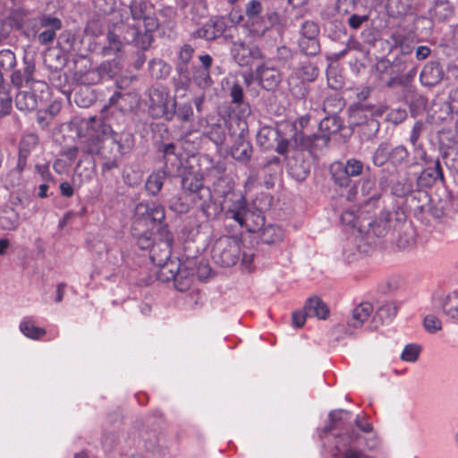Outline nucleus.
<instances>
[{
	"mask_svg": "<svg viewBox=\"0 0 458 458\" xmlns=\"http://www.w3.org/2000/svg\"><path fill=\"white\" fill-rule=\"evenodd\" d=\"M231 53L235 62L241 66L250 65L252 61L262 58V52L257 46H248L242 41L232 43Z\"/></svg>",
	"mask_w": 458,
	"mask_h": 458,
	"instance_id": "obj_14",
	"label": "nucleus"
},
{
	"mask_svg": "<svg viewBox=\"0 0 458 458\" xmlns=\"http://www.w3.org/2000/svg\"><path fill=\"white\" fill-rule=\"evenodd\" d=\"M454 8L447 0H437L429 9L428 14L433 21H446L454 14Z\"/></svg>",
	"mask_w": 458,
	"mask_h": 458,
	"instance_id": "obj_25",
	"label": "nucleus"
},
{
	"mask_svg": "<svg viewBox=\"0 0 458 458\" xmlns=\"http://www.w3.org/2000/svg\"><path fill=\"white\" fill-rule=\"evenodd\" d=\"M443 72L437 63H429L426 64L420 75L421 83L428 87L437 84L442 80Z\"/></svg>",
	"mask_w": 458,
	"mask_h": 458,
	"instance_id": "obj_26",
	"label": "nucleus"
},
{
	"mask_svg": "<svg viewBox=\"0 0 458 458\" xmlns=\"http://www.w3.org/2000/svg\"><path fill=\"white\" fill-rule=\"evenodd\" d=\"M21 332L28 338L32 340L42 339L47 332L44 328L37 327L34 319L31 317H25L20 323Z\"/></svg>",
	"mask_w": 458,
	"mask_h": 458,
	"instance_id": "obj_29",
	"label": "nucleus"
},
{
	"mask_svg": "<svg viewBox=\"0 0 458 458\" xmlns=\"http://www.w3.org/2000/svg\"><path fill=\"white\" fill-rule=\"evenodd\" d=\"M413 146V165H420L421 163L428 165L431 161L424 149L422 144H416Z\"/></svg>",
	"mask_w": 458,
	"mask_h": 458,
	"instance_id": "obj_50",
	"label": "nucleus"
},
{
	"mask_svg": "<svg viewBox=\"0 0 458 458\" xmlns=\"http://www.w3.org/2000/svg\"><path fill=\"white\" fill-rule=\"evenodd\" d=\"M318 73V70L311 64H305L301 69L300 77L302 81H312Z\"/></svg>",
	"mask_w": 458,
	"mask_h": 458,
	"instance_id": "obj_51",
	"label": "nucleus"
},
{
	"mask_svg": "<svg viewBox=\"0 0 458 458\" xmlns=\"http://www.w3.org/2000/svg\"><path fill=\"white\" fill-rule=\"evenodd\" d=\"M364 165L361 161L355 158H350L346 161L344 166H343L342 164L332 165L331 171L335 183L344 187L350 184V177L361 174Z\"/></svg>",
	"mask_w": 458,
	"mask_h": 458,
	"instance_id": "obj_11",
	"label": "nucleus"
},
{
	"mask_svg": "<svg viewBox=\"0 0 458 458\" xmlns=\"http://www.w3.org/2000/svg\"><path fill=\"white\" fill-rule=\"evenodd\" d=\"M53 118L51 117V114L46 112L45 110H39L37 113V122L42 129H46L50 124Z\"/></svg>",
	"mask_w": 458,
	"mask_h": 458,
	"instance_id": "obj_62",
	"label": "nucleus"
},
{
	"mask_svg": "<svg viewBox=\"0 0 458 458\" xmlns=\"http://www.w3.org/2000/svg\"><path fill=\"white\" fill-rule=\"evenodd\" d=\"M377 202V199L373 196L363 204L358 212L354 210L344 211L341 216L342 223L352 228H357L360 233H362L366 229L367 215L372 208L376 207Z\"/></svg>",
	"mask_w": 458,
	"mask_h": 458,
	"instance_id": "obj_12",
	"label": "nucleus"
},
{
	"mask_svg": "<svg viewBox=\"0 0 458 458\" xmlns=\"http://www.w3.org/2000/svg\"><path fill=\"white\" fill-rule=\"evenodd\" d=\"M263 12V6L261 2L259 0H251L245 5V14L247 17V21L255 20L259 17H261V13Z\"/></svg>",
	"mask_w": 458,
	"mask_h": 458,
	"instance_id": "obj_46",
	"label": "nucleus"
},
{
	"mask_svg": "<svg viewBox=\"0 0 458 458\" xmlns=\"http://www.w3.org/2000/svg\"><path fill=\"white\" fill-rule=\"evenodd\" d=\"M171 67L162 60H152L149 63V72L152 77L160 79L168 76Z\"/></svg>",
	"mask_w": 458,
	"mask_h": 458,
	"instance_id": "obj_38",
	"label": "nucleus"
},
{
	"mask_svg": "<svg viewBox=\"0 0 458 458\" xmlns=\"http://www.w3.org/2000/svg\"><path fill=\"white\" fill-rule=\"evenodd\" d=\"M432 308L435 310H442L451 319L458 320V292H452L445 296H434Z\"/></svg>",
	"mask_w": 458,
	"mask_h": 458,
	"instance_id": "obj_16",
	"label": "nucleus"
},
{
	"mask_svg": "<svg viewBox=\"0 0 458 458\" xmlns=\"http://www.w3.org/2000/svg\"><path fill=\"white\" fill-rule=\"evenodd\" d=\"M148 109L153 117H164L167 121H172L175 114V100L170 99L165 88H153L149 92Z\"/></svg>",
	"mask_w": 458,
	"mask_h": 458,
	"instance_id": "obj_8",
	"label": "nucleus"
},
{
	"mask_svg": "<svg viewBox=\"0 0 458 458\" xmlns=\"http://www.w3.org/2000/svg\"><path fill=\"white\" fill-rule=\"evenodd\" d=\"M81 161H79L75 172H74V181L75 177H79L80 183L89 182L92 179L93 174V169L92 168H85L82 171L81 170Z\"/></svg>",
	"mask_w": 458,
	"mask_h": 458,
	"instance_id": "obj_56",
	"label": "nucleus"
},
{
	"mask_svg": "<svg viewBox=\"0 0 458 458\" xmlns=\"http://www.w3.org/2000/svg\"><path fill=\"white\" fill-rule=\"evenodd\" d=\"M166 176L168 175L161 170L151 174L146 182L148 192L153 196L157 195L163 187Z\"/></svg>",
	"mask_w": 458,
	"mask_h": 458,
	"instance_id": "obj_33",
	"label": "nucleus"
},
{
	"mask_svg": "<svg viewBox=\"0 0 458 458\" xmlns=\"http://www.w3.org/2000/svg\"><path fill=\"white\" fill-rule=\"evenodd\" d=\"M165 162L164 170L168 176H177L182 168L183 158L180 155L177 146L174 143L165 144L162 149Z\"/></svg>",
	"mask_w": 458,
	"mask_h": 458,
	"instance_id": "obj_15",
	"label": "nucleus"
},
{
	"mask_svg": "<svg viewBox=\"0 0 458 458\" xmlns=\"http://www.w3.org/2000/svg\"><path fill=\"white\" fill-rule=\"evenodd\" d=\"M10 19L12 21V25L21 29L29 26L32 18L30 13L26 12L23 9H17L11 13Z\"/></svg>",
	"mask_w": 458,
	"mask_h": 458,
	"instance_id": "obj_37",
	"label": "nucleus"
},
{
	"mask_svg": "<svg viewBox=\"0 0 458 458\" xmlns=\"http://www.w3.org/2000/svg\"><path fill=\"white\" fill-rule=\"evenodd\" d=\"M242 254V266L244 270L251 272L254 269L253 259L254 252L251 249L244 250L241 251Z\"/></svg>",
	"mask_w": 458,
	"mask_h": 458,
	"instance_id": "obj_53",
	"label": "nucleus"
},
{
	"mask_svg": "<svg viewBox=\"0 0 458 458\" xmlns=\"http://www.w3.org/2000/svg\"><path fill=\"white\" fill-rule=\"evenodd\" d=\"M12 110V96L10 86L4 82L3 75H0V114L6 115Z\"/></svg>",
	"mask_w": 458,
	"mask_h": 458,
	"instance_id": "obj_32",
	"label": "nucleus"
},
{
	"mask_svg": "<svg viewBox=\"0 0 458 458\" xmlns=\"http://www.w3.org/2000/svg\"><path fill=\"white\" fill-rule=\"evenodd\" d=\"M19 216L13 209L4 210L0 214V227L12 231L18 227Z\"/></svg>",
	"mask_w": 458,
	"mask_h": 458,
	"instance_id": "obj_35",
	"label": "nucleus"
},
{
	"mask_svg": "<svg viewBox=\"0 0 458 458\" xmlns=\"http://www.w3.org/2000/svg\"><path fill=\"white\" fill-rule=\"evenodd\" d=\"M41 98L42 97H37L32 91H20L16 95L15 105L21 111H32L38 107Z\"/></svg>",
	"mask_w": 458,
	"mask_h": 458,
	"instance_id": "obj_28",
	"label": "nucleus"
},
{
	"mask_svg": "<svg viewBox=\"0 0 458 458\" xmlns=\"http://www.w3.org/2000/svg\"><path fill=\"white\" fill-rule=\"evenodd\" d=\"M373 310L374 309L370 302H361L352 310V315L348 319V326L354 328L361 327L365 323H369V326L373 317Z\"/></svg>",
	"mask_w": 458,
	"mask_h": 458,
	"instance_id": "obj_18",
	"label": "nucleus"
},
{
	"mask_svg": "<svg viewBox=\"0 0 458 458\" xmlns=\"http://www.w3.org/2000/svg\"><path fill=\"white\" fill-rule=\"evenodd\" d=\"M94 13L98 16L113 13L116 6V0H92Z\"/></svg>",
	"mask_w": 458,
	"mask_h": 458,
	"instance_id": "obj_36",
	"label": "nucleus"
},
{
	"mask_svg": "<svg viewBox=\"0 0 458 458\" xmlns=\"http://www.w3.org/2000/svg\"><path fill=\"white\" fill-rule=\"evenodd\" d=\"M208 138L217 146L222 145L226 138L225 126L221 123H214L207 131Z\"/></svg>",
	"mask_w": 458,
	"mask_h": 458,
	"instance_id": "obj_40",
	"label": "nucleus"
},
{
	"mask_svg": "<svg viewBox=\"0 0 458 458\" xmlns=\"http://www.w3.org/2000/svg\"><path fill=\"white\" fill-rule=\"evenodd\" d=\"M410 153L403 146H397L391 149L390 162L394 166L403 165L408 162Z\"/></svg>",
	"mask_w": 458,
	"mask_h": 458,
	"instance_id": "obj_42",
	"label": "nucleus"
},
{
	"mask_svg": "<svg viewBox=\"0 0 458 458\" xmlns=\"http://www.w3.org/2000/svg\"><path fill=\"white\" fill-rule=\"evenodd\" d=\"M177 119L181 122L189 123L194 116L193 108L191 103L181 104L178 106H175V114Z\"/></svg>",
	"mask_w": 458,
	"mask_h": 458,
	"instance_id": "obj_44",
	"label": "nucleus"
},
{
	"mask_svg": "<svg viewBox=\"0 0 458 458\" xmlns=\"http://www.w3.org/2000/svg\"><path fill=\"white\" fill-rule=\"evenodd\" d=\"M199 59L201 63L199 67L194 68L193 81L201 89H207L211 86L209 69L212 65L213 59L209 55H199Z\"/></svg>",
	"mask_w": 458,
	"mask_h": 458,
	"instance_id": "obj_17",
	"label": "nucleus"
},
{
	"mask_svg": "<svg viewBox=\"0 0 458 458\" xmlns=\"http://www.w3.org/2000/svg\"><path fill=\"white\" fill-rule=\"evenodd\" d=\"M193 52L194 49L191 46L184 45L179 52V60L183 64H187L191 61Z\"/></svg>",
	"mask_w": 458,
	"mask_h": 458,
	"instance_id": "obj_63",
	"label": "nucleus"
},
{
	"mask_svg": "<svg viewBox=\"0 0 458 458\" xmlns=\"http://www.w3.org/2000/svg\"><path fill=\"white\" fill-rule=\"evenodd\" d=\"M299 46L301 51L308 55H315L320 50L318 39L300 38Z\"/></svg>",
	"mask_w": 458,
	"mask_h": 458,
	"instance_id": "obj_45",
	"label": "nucleus"
},
{
	"mask_svg": "<svg viewBox=\"0 0 458 458\" xmlns=\"http://www.w3.org/2000/svg\"><path fill=\"white\" fill-rule=\"evenodd\" d=\"M83 152L107 159L103 170L117 168L119 160L134 146V136L128 131L115 132L102 118L91 116L74 122Z\"/></svg>",
	"mask_w": 458,
	"mask_h": 458,
	"instance_id": "obj_1",
	"label": "nucleus"
},
{
	"mask_svg": "<svg viewBox=\"0 0 458 458\" xmlns=\"http://www.w3.org/2000/svg\"><path fill=\"white\" fill-rule=\"evenodd\" d=\"M157 235V242H156L154 238L153 244L149 246V248H151L150 259L156 266L164 264V262L171 259L172 245L174 242L173 235L166 227H160L159 234Z\"/></svg>",
	"mask_w": 458,
	"mask_h": 458,
	"instance_id": "obj_10",
	"label": "nucleus"
},
{
	"mask_svg": "<svg viewBox=\"0 0 458 458\" xmlns=\"http://www.w3.org/2000/svg\"><path fill=\"white\" fill-rule=\"evenodd\" d=\"M120 61L113 60L102 63L97 70L88 72L90 83H97L105 77L113 78L121 69Z\"/></svg>",
	"mask_w": 458,
	"mask_h": 458,
	"instance_id": "obj_20",
	"label": "nucleus"
},
{
	"mask_svg": "<svg viewBox=\"0 0 458 458\" xmlns=\"http://www.w3.org/2000/svg\"><path fill=\"white\" fill-rule=\"evenodd\" d=\"M423 325L425 329L431 334L436 333L442 328L441 320L433 314H428L425 316Z\"/></svg>",
	"mask_w": 458,
	"mask_h": 458,
	"instance_id": "obj_49",
	"label": "nucleus"
},
{
	"mask_svg": "<svg viewBox=\"0 0 458 458\" xmlns=\"http://www.w3.org/2000/svg\"><path fill=\"white\" fill-rule=\"evenodd\" d=\"M376 207L367 215L366 228L377 237H385L388 233L399 230L406 222L404 209L395 205L390 208H380L379 198H376Z\"/></svg>",
	"mask_w": 458,
	"mask_h": 458,
	"instance_id": "obj_4",
	"label": "nucleus"
},
{
	"mask_svg": "<svg viewBox=\"0 0 458 458\" xmlns=\"http://www.w3.org/2000/svg\"><path fill=\"white\" fill-rule=\"evenodd\" d=\"M368 20V15L352 14L348 19V24L352 29L358 30L360 28L362 23L367 21Z\"/></svg>",
	"mask_w": 458,
	"mask_h": 458,
	"instance_id": "obj_61",
	"label": "nucleus"
},
{
	"mask_svg": "<svg viewBox=\"0 0 458 458\" xmlns=\"http://www.w3.org/2000/svg\"><path fill=\"white\" fill-rule=\"evenodd\" d=\"M304 309L306 315L309 317H316L319 319H326L329 313L328 308L318 297L308 299Z\"/></svg>",
	"mask_w": 458,
	"mask_h": 458,
	"instance_id": "obj_30",
	"label": "nucleus"
},
{
	"mask_svg": "<svg viewBox=\"0 0 458 458\" xmlns=\"http://www.w3.org/2000/svg\"><path fill=\"white\" fill-rule=\"evenodd\" d=\"M38 136L34 133L24 135L20 141L18 166L22 170L32 149L38 145Z\"/></svg>",
	"mask_w": 458,
	"mask_h": 458,
	"instance_id": "obj_27",
	"label": "nucleus"
},
{
	"mask_svg": "<svg viewBox=\"0 0 458 458\" xmlns=\"http://www.w3.org/2000/svg\"><path fill=\"white\" fill-rule=\"evenodd\" d=\"M350 412L346 411H332L329 413V419L331 420V425L326 427L325 431L330 432L339 427L338 421L344 419V416H349Z\"/></svg>",
	"mask_w": 458,
	"mask_h": 458,
	"instance_id": "obj_54",
	"label": "nucleus"
},
{
	"mask_svg": "<svg viewBox=\"0 0 458 458\" xmlns=\"http://www.w3.org/2000/svg\"><path fill=\"white\" fill-rule=\"evenodd\" d=\"M396 313L397 307L394 303L390 301L383 302L372 317L369 328L377 329L384 323L392 320V318L395 317Z\"/></svg>",
	"mask_w": 458,
	"mask_h": 458,
	"instance_id": "obj_22",
	"label": "nucleus"
},
{
	"mask_svg": "<svg viewBox=\"0 0 458 458\" xmlns=\"http://www.w3.org/2000/svg\"><path fill=\"white\" fill-rule=\"evenodd\" d=\"M449 109L458 115V88L451 90L449 94Z\"/></svg>",
	"mask_w": 458,
	"mask_h": 458,
	"instance_id": "obj_64",
	"label": "nucleus"
},
{
	"mask_svg": "<svg viewBox=\"0 0 458 458\" xmlns=\"http://www.w3.org/2000/svg\"><path fill=\"white\" fill-rule=\"evenodd\" d=\"M318 26L313 21H305L301 29V38L318 39Z\"/></svg>",
	"mask_w": 458,
	"mask_h": 458,
	"instance_id": "obj_47",
	"label": "nucleus"
},
{
	"mask_svg": "<svg viewBox=\"0 0 458 458\" xmlns=\"http://www.w3.org/2000/svg\"><path fill=\"white\" fill-rule=\"evenodd\" d=\"M210 22L214 26L215 31L217 36H221L223 33L226 32L227 21L225 17H215L210 20Z\"/></svg>",
	"mask_w": 458,
	"mask_h": 458,
	"instance_id": "obj_59",
	"label": "nucleus"
},
{
	"mask_svg": "<svg viewBox=\"0 0 458 458\" xmlns=\"http://www.w3.org/2000/svg\"><path fill=\"white\" fill-rule=\"evenodd\" d=\"M197 37L205 38L207 40H212L218 38L217 34L215 31L214 26L209 21L199 29L196 32Z\"/></svg>",
	"mask_w": 458,
	"mask_h": 458,
	"instance_id": "obj_52",
	"label": "nucleus"
},
{
	"mask_svg": "<svg viewBox=\"0 0 458 458\" xmlns=\"http://www.w3.org/2000/svg\"><path fill=\"white\" fill-rule=\"evenodd\" d=\"M182 6L185 15L193 22L198 23L201 18L208 15L206 0H182Z\"/></svg>",
	"mask_w": 458,
	"mask_h": 458,
	"instance_id": "obj_24",
	"label": "nucleus"
},
{
	"mask_svg": "<svg viewBox=\"0 0 458 458\" xmlns=\"http://www.w3.org/2000/svg\"><path fill=\"white\" fill-rule=\"evenodd\" d=\"M118 256H120L121 259L123 262H127L126 256L124 255L123 251L121 250L120 249L114 247L106 249V259L108 262H110L111 264L115 265L118 263Z\"/></svg>",
	"mask_w": 458,
	"mask_h": 458,
	"instance_id": "obj_55",
	"label": "nucleus"
},
{
	"mask_svg": "<svg viewBox=\"0 0 458 458\" xmlns=\"http://www.w3.org/2000/svg\"><path fill=\"white\" fill-rule=\"evenodd\" d=\"M157 278L163 282L174 280L176 289L183 292L190 287L191 279L186 276V272L181 269L180 260L168 259L164 264H159Z\"/></svg>",
	"mask_w": 458,
	"mask_h": 458,
	"instance_id": "obj_9",
	"label": "nucleus"
},
{
	"mask_svg": "<svg viewBox=\"0 0 458 458\" xmlns=\"http://www.w3.org/2000/svg\"><path fill=\"white\" fill-rule=\"evenodd\" d=\"M256 77L259 80V84L267 90H271L276 88L280 81L278 71L265 64L258 67L256 71Z\"/></svg>",
	"mask_w": 458,
	"mask_h": 458,
	"instance_id": "obj_23",
	"label": "nucleus"
},
{
	"mask_svg": "<svg viewBox=\"0 0 458 458\" xmlns=\"http://www.w3.org/2000/svg\"><path fill=\"white\" fill-rule=\"evenodd\" d=\"M318 126L319 130L327 135L338 131L341 127L339 120L335 116L324 118Z\"/></svg>",
	"mask_w": 458,
	"mask_h": 458,
	"instance_id": "obj_43",
	"label": "nucleus"
},
{
	"mask_svg": "<svg viewBox=\"0 0 458 458\" xmlns=\"http://www.w3.org/2000/svg\"><path fill=\"white\" fill-rule=\"evenodd\" d=\"M247 216L248 208L245 198L242 196H237L234 199H232L230 206L225 210V217L233 219L241 226H243L245 225Z\"/></svg>",
	"mask_w": 458,
	"mask_h": 458,
	"instance_id": "obj_19",
	"label": "nucleus"
},
{
	"mask_svg": "<svg viewBox=\"0 0 458 458\" xmlns=\"http://www.w3.org/2000/svg\"><path fill=\"white\" fill-rule=\"evenodd\" d=\"M246 27L250 33L255 37H262L269 30V22H266L265 17L246 21Z\"/></svg>",
	"mask_w": 458,
	"mask_h": 458,
	"instance_id": "obj_34",
	"label": "nucleus"
},
{
	"mask_svg": "<svg viewBox=\"0 0 458 458\" xmlns=\"http://www.w3.org/2000/svg\"><path fill=\"white\" fill-rule=\"evenodd\" d=\"M407 116V113L404 109L397 108L392 109L388 114V120L397 124L402 123Z\"/></svg>",
	"mask_w": 458,
	"mask_h": 458,
	"instance_id": "obj_58",
	"label": "nucleus"
},
{
	"mask_svg": "<svg viewBox=\"0 0 458 458\" xmlns=\"http://www.w3.org/2000/svg\"><path fill=\"white\" fill-rule=\"evenodd\" d=\"M35 72V65L32 63L25 61L22 70H16L11 75V81L13 86L21 88L23 84L30 87V89L35 88L40 90L41 93L47 89V83L41 81H35L33 74Z\"/></svg>",
	"mask_w": 458,
	"mask_h": 458,
	"instance_id": "obj_13",
	"label": "nucleus"
},
{
	"mask_svg": "<svg viewBox=\"0 0 458 458\" xmlns=\"http://www.w3.org/2000/svg\"><path fill=\"white\" fill-rule=\"evenodd\" d=\"M165 210L163 205L154 201H142L136 205L131 224V234L141 250L153 244L154 235L159 234L165 224Z\"/></svg>",
	"mask_w": 458,
	"mask_h": 458,
	"instance_id": "obj_3",
	"label": "nucleus"
},
{
	"mask_svg": "<svg viewBox=\"0 0 458 458\" xmlns=\"http://www.w3.org/2000/svg\"><path fill=\"white\" fill-rule=\"evenodd\" d=\"M420 347L417 344H407L401 355V358L404 361L415 362L420 355Z\"/></svg>",
	"mask_w": 458,
	"mask_h": 458,
	"instance_id": "obj_48",
	"label": "nucleus"
},
{
	"mask_svg": "<svg viewBox=\"0 0 458 458\" xmlns=\"http://www.w3.org/2000/svg\"><path fill=\"white\" fill-rule=\"evenodd\" d=\"M16 64L15 55L9 49L0 51V75L3 72L11 71Z\"/></svg>",
	"mask_w": 458,
	"mask_h": 458,
	"instance_id": "obj_41",
	"label": "nucleus"
},
{
	"mask_svg": "<svg viewBox=\"0 0 458 458\" xmlns=\"http://www.w3.org/2000/svg\"><path fill=\"white\" fill-rule=\"evenodd\" d=\"M40 25L42 27H50V30H56L61 28V21L57 18L43 16L40 18Z\"/></svg>",
	"mask_w": 458,
	"mask_h": 458,
	"instance_id": "obj_60",
	"label": "nucleus"
},
{
	"mask_svg": "<svg viewBox=\"0 0 458 458\" xmlns=\"http://www.w3.org/2000/svg\"><path fill=\"white\" fill-rule=\"evenodd\" d=\"M427 167L420 173L419 182L423 186H431L437 180L444 181L443 170L439 159L429 161Z\"/></svg>",
	"mask_w": 458,
	"mask_h": 458,
	"instance_id": "obj_21",
	"label": "nucleus"
},
{
	"mask_svg": "<svg viewBox=\"0 0 458 458\" xmlns=\"http://www.w3.org/2000/svg\"><path fill=\"white\" fill-rule=\"evenodd\" d=\"M183 191L194 194V201L208 219L216 217L222 208L214 200L211 190L203 185V174L200 172L189 171L182 179Z\"/></svg>",
	"mask_w": 458,
	"mask_h": 458,
	"instance_id": "obj_5",
	"label": "nucleus"
},
{
	"mask_svg": "<svg viewBox=\"0 0 458 458\" xmlns=\"http://www.w3.org/2000/svg\"><path fill=\"white\" fill-rule=\"evenodd\" d=\"M240 242L233 237L223 236L217 239L212 249V258L223 267H231L237 263L241 255Z\"/></svg>",
	"mask_w": 458,
	"mask_h": 458,
	"instance_id": "obj_7",
	"label": "nucleus"
},
{
	"mask_svg": "<svg viewBox=\"0 0 458 458\" xmlns=\"http://www.w3.org/2000/svg\"><path fill=\"white\" fill-rule=\"evenodd\" d=\"M151 6L143 0H132L130 4L131 15L125 21L121 14V21L114 24V30L107 35L108 46L102 49L104 55H115L121 51L123 43L147 50L152 41V33L158 28L157 17Z\"/></svg>",
	"mask_w": 458,
	"mask_h": 458,
	"instance_id": "obj_2",
	"label": "nucleus"
},
{
	"mask_svg": "<svg viewBox=\"0 0 458 458\" xmlns=\"http://www.w3.org/2000/svg\"><path fill=\"white\" fill-rule=\"evenodd\" d=\"M391 149L388 143H381L373 155V163L377 166H382L390 161Z\"/></svg>",
	"mask_w": 458,
	"mask_h": 458,
	"instance_id": "obj_39",
	"label": "nucleus"
},
{
	"mask_svg": "<svg viewBox=\"0 0 458 458\" xmlns=\"http://www.w3.org/2000/svg\"><path fill=\"white\" fill-rule=\"evenodd\" d=\"M361 440L359 433L354 430L348 431L335 437L334 446L328 452L335 458H372L357 447Z\"/></svg>",
	"mask_w": 458,
	"mask_h": 458,
	"instance_id": "obj_6",
	"label": "nucleus"
},
{
	"mask_svg": "<svg viewBox=\"0 0 458 458\" xmlns=\"http://www.w3.org/2000/svg\"><path fill=\"white\" fill-rule=\"evenodd\" d=\"M411 191V185L407 182H396L392 187V192L397 197H404Z\"/></svg>",
	"mask_w": 458,
	"mask_h": 458,
	"instance_id": "obj_57",
	"label": "nucleus"
},
{
	"mask_svg": "<svg viewBox=\"0 0 458 458\" xmlns=\"http://www.w3.org/2000/svg\"><path fill=\"white\" fill-rule=\"evenodd\" d=\"M252 153V147L249 141H247L242 134L239 135L236 142L232 148L231 155L238 161H248Z\"/></svg>",
	"mask_w": 458,
	"mask_h": 458,
	"instance_id": "obj_31",
	"label": "nucleus"
}]
</instances>
